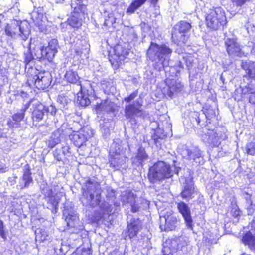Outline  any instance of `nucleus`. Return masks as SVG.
<instances>
[{"mask_svg": "<svg viewBox=\"0 0 255 255\" xmlns=\"http://www.w3.org/2000/svg\"><path fill=\"white\" fill-rule=\"evenodd\" d=\"M86 190L83 192V196L86 200L83 204L89 205L92 208L99 207L102 214H109L111 213L112 206L101 199V189L99 184L95 180L88 179L85 183Z\"/></svg>", "mask_w": 255, "mask_h": 255, "instance_id": "f257e3e1", "label": "nucleus"}, {"mask_svg": "<svg viewBox=\"0 0 255 255\" xmlns=\"http://www.w3.org/2000/svg\"><path fill=\"white\" fill-rule=\"evenodd\" d=\"M227 22L225 12L220 7L210 9L205 16V25L211 31L224 29L226 27Z\"/></svg>", "mask_w": 255, "mask_h": 255, "instance_id": "f03ea898", "label": "nucleus"}, {"mask_svg": "<svg viewBox=\"0 0 255 255\" xmlns=\"http://www.w3.org/2000/svg\"><path fill=\"white\" fill-rule=\"evenodd\" d=\"M5 34L13 39H20L26 41L30 34V25L26 22L12 20L5 27Z\"/></svg>", "mask_w": 255, "mask_h": 255, "instance_id": "7ed1b4c3", "label": "nucleus"}, {"mask_svg": "<svg viewBox=\"0 0 255 255\" xmlns=\"http://www.w3.org/2000/svg\"><path fill=\"white\" fill-rule=\"evenodd\" d=\"M173 175L170 165L159 161L149 169L148 177L151 182L154 183L170 178Z\"/></svg>", "mask_w": 255, "mask_h": 255, "instance_id": "20e7f679", "label": "nucleus"}, {"mask_svg": "<svg viewBox=\"0 0 255 255\" xmlns=\"http://www.w3.org/2000/svg\"><path fill=\"white\" fill-rule=\"evenodd\" d=\"M171 53V50L166 46H159L156 43L151 42L147 52V56L152 61L158 60L162 63L164 56Z\"/></svg>", "mask_w": 255, "mask_h": 255, "instance_id": "39448f33", "label": "nucleus"}, {"mask_svg": "<svg viewBox=\"0 0 255 255\" xmlns=\"http://www.w3.org/2000/svg\"><path fill=\"white\" fill-rule=\"evenodd\" d=\"M29 84H33L38 89L44 90L51 85L52 76L47 71L38 72L28 79Z\"/></svg>", "mask_w": 255, "mask_h": 255, "instance_id": "423d86ee", "label": "nucleus"}, {"mask_svg": "<svg viewBox=\"0 0 255 255\" xmlns=\"http://www.w3.org/2000/svg\"><path fill=\"white\" fill-rule=\"evenodd\" d=\"M33 111L32 112V119L34 121L39 122L43 120L49 113L52 116H56L58 110L56 108L51 105L46 107L41 103L37 102L33 105Z\"/></svg>", "mask_w": 255, "mask_h": 255, "instance_id": "0eeeda50", "label": "nucleus"}, {"mask_svg": "<svg viewBox=\"0 0 255 255\" xmlns=\"http://www.w3.org/2000/svg\"><path fill=\"white\" fill-rule=\"evenodd\" d=\"M226 51L230 56H236L239 57L246 56L245 53L241 49L237 39L234 38H228L225 41Z\"/></svg>", "mask_w": 255, "mask_h": 255, "instance_id": "6e6552de", "label": "nucleus"}, {"mask_svg": "<svg viewBox=\"0 0 255 255\" xmlns=\"http://www.w3.org/2000/svg\"><path fill=\"white\" fill-rule=\"evenodd\" d=\"M143 112L139 108L136 107L135 103L130 104L125 106V116L131 123L132 125L136 124V117L141 116Z\"/></svg>", "mask_w": 255, "mask_h": 255, "instance_id": "1a4fd4ad", "label": "nucleus"}, {"mask_svg": "<svg viewBox=\"0 0 255 255\" xmlns=\"http://www.w3.org/2000/svg\"><path fill=\"white\" fill-rule=\"evenodd\" d=\"M179 212L182 215L187 227L191 230L193 229V220L189 207L184 202H180L177 204Z\"/></svg>", "mask_w": 255, "mask_h": 255, "instance_id": "9d476101", "label": "nucleus"}, {"mask_svg": "<svg viewBox=\"0 0 255 255\" xmlns=\"http://www.w3.org/2000/svg\"><path fill=\"white\" fill-rule=\"evenodd\" d=\"M63 214L67 226L71 228L74 227L75 223L78 220V216L76 211L72 207L69 208L68 206H66L64 207Z\"/></svg>", "mask_w": 255, "mask_h": 255, "instance_id": "9b49d317", "label": "nucleus"}, {"mask_svg": "<svg viewBox=\"0 0 255 255\" xmlns=\"http://www.w3.org/2000/svg\"><path fill=\"white\" fill-rule=\"evenodd\" d=\"M241 67L246 72L244 77L248 80H255V61H242Z\"/></svg>", "mask_w": 255, "mask_h": 255, "instance_id": "f8f14e48", "label": "nucleus"}, {"mask_svg": "<svg viewBox=\"0 0 255 255\" xmlns=\"http://www.w3.org/2000/svg\"><path fill=\"white\" fill-rule=\"evenodd\" d=\"M136 196L131 191L126 192L122 197V201L124 204H129L131 207V211L137 212L140 207L136 200Z\"/></svg>", "mask_w": 255, "mask_h": 255, "instance_id": "ddd939ff", "label": "nucleus"}, {"mask_svg": "<svg viewBox=\"0 0 255 255\" xmlns=\"http://www.w3.org/2000/svg\"><path fill=\"white\" fill-rule=\"evenodd\" d=\"M100 2L99 9L101 13L107 14L113 13L116 10L118 5L116 2H112V0H98Z\"/></svg>", "mask_w": 255, "mask_h": 255, "instance_id": "4468645a", "label": "nucleus"}, {"mask_svg": "<svg viewBox=\"0 0 255 255\" xmlns=\"http://www.w3.org/2000/svg\"><path fill=\"white\" fill-rule=\"evenodd\" d=\"M195 194L194 183L192 180H186L185 185L180 193V195L183 199L189 200L194 197Z\"/></svg>", "mask_w": 255, "mask_h": 255, "instance_id": "2eb2a0df", "label": "nucleus"}, {"mask_svg": "<svg viewBox=\"0 0 255 255\" xmlns=\"http://www.w3.org/2000/svg\"><path fill=\"white\" fill-rule=\"evenodd\" d=\"M141 226V221L138 219L132 218L128 223L127 230L130 239L136 236Z\"/></svg>", "mask_w": 255, "mask_h": 255, "instance_id": "dca6fc26", "label": "nucleus"}, {"mask_svg": "<svg viewBox=\"0 0 255 255\" xmlns=\"http://www.w3.org/2000/svg\"><path fill=\"white\" fill-rule=\"evenodd\" d=\"M69 138L74 144L78 147H81L86 142V138L80 130L71 134Z\"/></svg>", "mask_w": 255, "mask_h": 255, "instance_id": "f3484780", "label": "nucleus"}, {"mask_svg": "<svg viewBox=\"0 0 255 255\" xmlns=\"http://www.w3.org/2000/svg\"><path fill=\"white\" fill-rule=\"evenodd\" d=\"M114 51L115 53V60H116L117 63H120V64L122 63V61H123L126 56L129 54V52L126 49L120 45L115 46Z\"/></svg>", "mask_w": 255, "mask_h": 255, "instance_id": "a211bd4d", "label": "nucleus"}, {"mask_svg": "<svg viewBox=\"0 0 255 255\" xmlns=\"http://www.w3.org/2000/svg\"><path fill=\"white\" fill-rule=\"evenodd\" d=\"M96 109L99 111H104L107 113L113 112L115 111V104L108 100H104L99 104H97Z\"/></svg>", "mask_w": 255, "mask_h": 255, "instance_id": "6ab92c4d", "label": "nucleus"}, {"mask_svg": "<svg viewBox=\"0 0 255 255\" xmlns=\"http://www.w3.org/2000/svg\"><path fill=\"white\" fill-rule=\"evenodd\" d=\"M26 168L25 167L23 174L20 182L19 186L21 189H23L24 188L28 187L29 186V184L32 182V178L31 176V172L30 171V169H29V166L28 165H26Z\"/></svg>", "mask_w": 255, "mask_h": 255, "instance_id": "aec40b11", "label": "nucleus"}, {"mask_svg": "<svg viewBox=\"0 0 255 255\" xmlns=\"http://www.w3.org/2000/svg\"><path fill=\"white\" fill-rule=\"evenodd\" d=\"M80 90L81 92L77 94V102L83 107H86L89 105L90 103V95L88 94H86L85 91H84L82 88V86L80 84Z\"/></svg>", "mask_w": 255, "mask_h": 255, "instance_id": "412c9836", "label": "nucleus"}, {"mask_svg": "<svg viewBox=\"0 0 255 255\" xmlns=\"http://www.w3.org/2000/svg\"><path fill=\"white\" fill-rule=\"evenodd\" d=\"M178 152L182 155L184 158H187L189 160L192 159L195 160L198 156L194 154L191 149L188 148L187 146L184 145L182 148L179 149Z\"/></svg>", "mask_w": 255, "mask_h": 255, "instance_id": "4be33fe9", "label": "nucleus"}, {"mask_svg": "<svg viewBox=\"0 0 255 255\" xmlns=\"http://www.w3.org/2000/svg\"><path fill=\"white\" fill-rule=\"evenodd\" d=\"M30 106V102L26 103L24 107L12 116V119L16 123H19L24 118L25 111L28 109Z\"/></svg>", "mask_w": 255, "mask_h": 255, "instance_id": "5701e85b", "label": "nucleus"}, {"mask_svg": "<svg viewBox=\"0 0 255 255\" xmlns=\"http://www.w3.org/2000/svg\"><path fill=\"white\" fill-rule=\"evenodd\" d=\"M57 52L50 49L49 47H42L41 49V56L44 59H47L49 61H51L55 56Z\"/></svg>", "mask_w": 255, "mask_h": 255, "instance_id": "b1692460", "label": "nucleus"}, {"mask_svg": "<svg viewBox=\"0 0 255 255\" xmlns=\"http://www.w3.org/2000/svg\"><path fill=\"white\" fill-rule=\"evenodd\" d=\"M147 0H135L132 2L127 10V13L132 14L143 5Z\"/></svg>", "mask_w": 255, "mask_h": 255, "instance_id": "393cba45", "label": "nucleus"}, {"mask_svg": "<svg viewBox=\"0 0 255 255\" xmlns=\"http://www.w3.org/2000/svg\"><path fill=\"white\" fill-rule=\"evenodd\" d=\"M242 241L245 245L255 248V237L250 232H248L243 235Z\"/></svg>", "mask_w": 255, "mask_h": 255, "instance_id": "a878e982", "label": "nucleus"}, {"mask_svg": "<svg viewBox=\"0 0 255 255\" xmlns=\"http://www.w3.org/2000/svg\"><path fill=\"white\" fill-rule=\"evenodd\" d=\"M65 78L69 83L74 84L80 83L79 81V76L76 72L73 71L72 70H69L66 72L65 75Z\"/></svg>", "mask_w": 255, "mask_h": 255, "instance_id": "bb28decb", "label": "nucleus"}, {"mask_svg": "<svg viewBox=\"0 0 255 255\" xmlns=\"http://www.w3.org/2000/svg\"><path fill=\"white\" fill-rule=\"evenodd\" d=\"M67 22L70 26L75 29L79 28L82 25V20L79 18L77 15L70 17Z\"/></svg>", "mask_w": 255, "mask_h": 255, "instance_id": "cd10ccee", "label": "nucleus"}, {"mask_svg": "<svg viewBox=\"0 0 255 255\" xmlns=\"http://www.w3.org/2000/svg\"><path fill=\"white\" fill-rule=\"evenodd\" d=\"M60 139L58 132H54L47 142V145L49 147L52 148L56 145L60 143Z\"/></svg>", "mask_w": 255, "mask_h": 255, "instance_id": "c85d7f7f", "label": "nucleus"}, {"mask_svg": "<svg viewBox=\"0 0 255 255\" xmlns=\"http://www.w3.org/2000/svg\"><path fill=\"white\" fill-rule=\"evenodd\" d=\"M208 140V143L212 148L218 147L221 144L220 138L216 133L209 135Z\"/></svg>", "mask_w": 255, "mask_h": 255, "instance_id": "c756f323", "label": "nucleus"}, {"mask_svg": "<svg viewBox=\"0 0 255 255\" xmlns=\"http://www.w3.org/2000/svg\"><path fill=\"white\" fill-rule=\"evenodd\" d=\"M167 136V134L163 129L158 128L155 131L154 134L152 135V139L154 140L155 144H157L158 139H163Z\"/></svg>", "mask_w": 255, "mask_h": 255, "instance_id": "7c9ffc66", "label": "nucleus"}, {"mask_svg": "<svg viewBox=\"0 0 255 255\" xmlns=\"http://www.w3.org/2000/svg\"><path fill=\"white\" fill-rule=\"evenodd\" d=\"M148 156L146 154L145 149L142 147L139 148L136 158L139 164H141L143 162L148 159Z\"/></svg>", "mask_w": 255, "mask_h": 255, "instance_id": "2f4dec72", "label": "nucleus"}, {"mask_svg": "<svg viewBox=\"0 0 255 255\" xmlns=\"http://www.w3.org/2000/svg\"><path fill=\"white\" fill-rule=\"evenodd\" d=\"M191 28V25L190 23L185 21H181L179 22L178 31L180 33L184 34L188 32Z\"/></svg>", "mask_w": 255, "mask_h": 255, "instance_id": "473e14b6", "label": "nucleus"}, {"mask_svg": "<svg viewBox=\"0 0 255 255\" xmlns=\"http://www.w3.org/2000/svg\"><path fill=\"white\" fill-rule=\"evenodd\" d=\"M246 153L251 156H255V142H248L245 145Z\"/></svg>", "mask_w": 255, "mask_h": 255, "instance_id": "72a5a7b5", "label": "nucleus"}, {"mask_svg": "<svg viewBox=\"0 0 255 255\" xmlns=\"http://www.w3.org/2000/svg\"><path fill=\"white\" fill-rule=\"evenodd\" d=\"M81 2H79L77 4V6H75L74 4L71 3V7L72 8H73L74 13L77 15L79 12L83 13L84 14L86 12V5L84 4H80Z\"/></svg>", "mask_w": 255, "mask_h": 255, "instance_id": "f704fd0d", "label": "nucleus"}, {"mask_svg": "<svg viewBox=\"0 0 255 255\" xmlns=\"http://www.w3.org/2000/svg\"><path fill=\"white\" fill-rule=\"evenodd\" d=\"M27 46L28 48L27 51L26 52H24V63H25L26 65L29 64L34 59V57L30 51V49L29 48V42L28 43Z\"/></svg>", "mask_w": 255, "mask_h": 255, "instance_id": "c9c22d12", "label": "nucleus"}, {"mask_svg": "<svg viewBox=\"0 0 255 255\" xmlns=\"http://www.w3.org/2000/svg\"><path fill=\"white\" fill-rule=\"evenodd\" d=\"M42 16V15H40L36 12H32L31 14V19H32L33 22L35 25H37L38 26L40 25L41 22H42L41 19Z\"/></svg>", "mask_w": 255, "mask_h": 255, "instance_id": "e433bc0d", "label": "nucleus"}, {"mask_svg": "<svg viewBox=\"0 0 255 255\" xmlns=\"http://www.w3.org/2000/svg\"><path fill=\"white\" fill-rule=\"evenodd\" d=\"M49 202L52 204V211L56 213L58 210V202L55 196H52L49 198Z\"/></svg>", "mask_w": 255, "mask_h": 255, "instance_id": "4c0bfd02", "label": "nucleus"}, {"mask_svg": "<svg viewBox=\"0 0 255 255\" xmlns=\"http://www.w3.org/2000/svg\"><path fill=\"white\" fill-rule=\"evenodd\" d=\"M200 113L199 112H197L195 111H191L189 113V116L190 119L194 121L195 120L197 125H199L200 124Z\"/></svg>", "mask_w": 255, "mask_h": 255, "instance_id": "58836bf2", "label": "nucleus"}, {"mask_svg": "<svg viewBox=\"0 0 255 255\" xmlns=\"http://www.w3.org/2000/svg\"><path fill=\"white\" fill-rule=\"evenodd\" d=\"M47 47L53 50L58 52V49L59 48L58 40L56 39H51L49 42Z\"/></svg>", "mask_w": 255, "mask_h": 255, "instance_id": "ea45409f", "label": "nucleus"}, {"mask_svg": "<svg viewBox=\"0 0 255 255\" xmlns=\"http://www.w3.org/2000/svg\"><path fill=\"white\" fill-rule=\"evenodd\" d=\"M81 131L82 132L84 136L86 138V141L90 138L93 136L94 133L93 131L88 128H85L83 129H80Z\"/></svg>", "mask_w": 255, "mask_h": 255, "instance_id": "a19ab883", "label": "nucleus"}, {"mask_svg": "<svg viewBox=\"0 0 255 255\" xmlns=\"http://www.w3.org/2000/svg\"><path fill=\"white\" fill-rule=\"evenodd\" d=\"M108 19H106L104 25L106 26H113L116 23V19L114 17L113 13L110 14Z\"/></svg>", "mask_w": 255, "mask_h": 255, "instance_id": "79ce46f5", "label": "nucleus"}, {"mask_svg": "<svg viewBox=\"0 0 255 255\" xmlns=\"http://www.w3.org/2000/svg\"><path fill=\"white\" fill-rule=\"evenodd\" d=\"M233 5L237 7H242L246 2L251 0H230Z\"/></svg>", "mask_w": 255, "mask_h": 255, "instance_id": "37998d69", "label": "nucleus"}, {"mask_svg": "<svg viewBox=\"0 0 255 255\" xmlns=\"http://www.w3.org/2000/svg\"><path fill=\"white\" fill-rule=\"evenodd\" d=\"M0 236L4 239H6V232L4 229V223L0 220Z\"/></svg>", "mask_w": 255, "mask_h": 255, "instance_id": "c03bdc74", "label": "nucleus"}, {"mask_svg": "<svg viewBox=\"0 0 255 255\" xmlns=\"http://www.w3.org/2000/svg\"><path fill=\"white\" fill-rule=\"evenodd\" d=\"M138 95V92L137 91H134L128 97L124 98V101L127 103H129L131 101L133 100Z\"/></svg>", "mask_w": 255, "mask_h": 255, "instance_id": "a18cd8bd", "label": "nucleus"}, {"mask_svg": "<svg viewBox=\"0 0 255 255\" xmlns=\"http://www.w3.org/2000/svg\"><path fill=\"white\" fill-rule=\"evenodd\" d=\"M111 150L117 155L120 154V147L117 143H113L111 146Z\"/></svg>", "mask_w": 255, "mask_h": 255, "instance_id": "49530a36", "label": "nucleus"}, {"mask_svg": "<svg viewBox=\"0 0 255 255\" xmlns=\"http://www.w3.org/2000/svg\"><path fill=\"white\" fill-rule=\"evenodd\" d=\"M43 194L46 197H50L52 196V191L49 188H46V189H43Z\"/></svg>", "mask_w": 255, "mask_h": 255, "instance_id": "de8ad7c7", "label": "nucleus"}, {"mask_svg": "<svg viewBox=\"0 0 255 255\" xmlns=\"http://www.w3.org/2000/svg\"><path fill=\"white\" fill-rule=\"evenodd\" d=\"M241 215V211L239 208L237 207V208L235 209V210L233 212L232 216L234 218H237L239 217Z\"/></svg>", "mask_w": 255, "mask_h": 255, "instance_id": "09e8293b", "label": "nucleus"}, {"mask_svg": "<svg viewBox=\"0 0 255 255\" xmlns=\"http://www.w3.org/2000/svg\"><path fill=\"white\" fill-rule=\"evenodd\" d=\"M8 170V168L5 165L0 164V172L4 173Z\"/></svg>", "mask_w": 255, "mask_h": 255, "instance_id": "8fccbe9b", "label": "nucleus"}, {"mask_svg": "<svg viewBox=\"0 0 255 255\" xmlns=\"http://www.w3.org/2000/svg\"><path fill=\"white\" fill-rule=\"evenodd\" d=\"M101 131L104 134L105 136H107L110 134L109 129L107 128H105L104 126L101 128Z\"/></svg>", "mask_w": 255, "mask_h": 255, "instance_id": "3c124183", "label": "nucleus"}, {"mask_svg": "<svg viewBox=\"0 0 255 255\" xmlns=\"http://www.w3.org/2000/svg\"><path fill=\"white\" fill-rule=\"evenodd\" d=\"M54 156L58 161H61L62 160L61 156L57 149L54 152Z\"/></svg>", "mask_w": 255, "mask_h": 255, "instance_id": "603ef678", "label": "nucleus"}, {"mask_svg": "<svg viewBox=\"0 0 255 255\" xmlns=\"http://www.w3.org/2000/svg\"><path fill=\"white\" fill-rule=\"evenodd\" d=\"M70 148L69 146H65L62 147V152L64 155H66L68 153H70Z\"/></svg>", "mask_w": 255, "mask_h": 255, "instance_id": "864d4df0", "label": "nucleus"}, {"mask_svg": "<svg viewBox=\"0 0 255 255\" xmlns=\"http://www.w3.org/2000/svg\"><path fill=\"white\" fill-rule=\"evenodd\" d=\"M167 95L171 98H173L174 96V93L173 92L171 91V88H170V90L168 91Z\"/></svg>", "mask_w": 255, "mask_h": 255, "instance_id": "5fc2aeb1", "label": "nucleus"}, {"mask_svg": "<svg viewBox=\"0 0 255 255\" xmlns=\"http://www.w3.org/2000/svg\"><path fill=\"white\" fill-rule=\"evenodd\" d=\"M207 110H208L207 109H206V111H205L204 113L206 116V117L207 119H209L210 117V115H209V113L207 111Z\"/></svg>", "mask_w": 255, "mask_h": 255, "instance_id": "6e6d98bb", "label": "nucleus"}, {"mask_svg": "<svg viewBox=\"0 0 255 255\" xmlns=\"http://www.w3.org/2000/svg\"><path fill=\"white\" fill-rule=\"evenodd\" d=\"M251 226L254 228V230H255V220H253L252 221Z\"/></svg>", "mask_w": 255, "mask_h": 255, "instance_id": "4d7b16f0", "label": "nucleus"}, {"mask_svg": "<svg viewBox=\"0 0 255 255\" xmlns=\"http://www.w3.org/2000/svg\"><path fill=\"white\" fill-rule=\"evenodd\" d=\"M158 0H151V3L155 4L157 2Z\"/></svg>", "mask_w": 255, "mask_h": 255, "instance_id": "13d9d810", "label": "nucleus"}, {"mask_svg": "<svg viewBox=\"0 0 255 255\" xmlns=\"http://www.w3.org/2000/svg\"><path fill=\"white\" fill-rule=\"evenodd\" d=\"M79 2H82L83 0H77Z\"/></svg>", "mask_w": 255, "mask_h": 255, "instance_id": "bf43d9fd", "label": "nucleus"}, {"mask_svg": "<svg viewBox=\"0 0 255 255\" xmlns=\"http://www.w3.org/2000/svg\"><path fill=\"white\" fill-rule=\"evenodd\" d=\"M66 23L61 24V26H63Z\"/></svg>", "mask_w": 255, "mask_h": 255, "instance_id": "052dcab7", "label": "nucleus"}, {"mask_svg": "<svg viewBox=\"0 0 255 255\" xmlns=\"http://www.w3.org/2000/svg\"><path fill=\"white\" fill-rule=\"evenodd\" d=\"M213 115H214V117L215 116V112H213Z\"/></svg>", "mask_w": 255, "mask_h": 255, "instance_id": "680f3d73", "label": "nucleus"}, {"mask_svg": "<svg viewBox=\"0 0 255 255\" xmlns=\"http://www.w3.org/2000/svg\"><path fill=\"white\" fill-rule=\"evenodd\" d=\"M110 61H111V64H114V62H112L111 60H110Z\"/></svg>", "mask_w": 255, "mask_h": 255, "instance_id": "e2e57ef3", "label": "nucleus"}, {"mask_svg": "<svg viewBox=\"0 0 255 255\" xmlns=\"http://www.w3.org/2000/svg\"><path fill=\"white\" fill-rule=\"evenodd\" d=\"M113 164V162H112V161H111V165H112Z\"/></svg>", "mask_w": 255, "mask_h": 255, "instance_id": "0e129e2a", "label": "nucleus"}]
</instances>
